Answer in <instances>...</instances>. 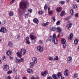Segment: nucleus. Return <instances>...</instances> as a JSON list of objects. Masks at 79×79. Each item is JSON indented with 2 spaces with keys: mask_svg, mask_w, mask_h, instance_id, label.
<instances>
[{
  "mask_svg": "<svg viewBox=\"0 0 79 79\" xmlns=\"http://www.w3.org/2000/svg\"><path fill=\"white\" fill-rule=\"evenodd\" d=\"M46 41L47 42L50 41L51 42H54V44L55 45H56L58 42V40L56 38V35L55 34H53L52 37L51 36L49 37L48 39L46 40Z\"/></svg>",
  "mask_w": 79,
  "mask_h": 79,
  "instance_id": "f257e3e1",
  "label": "nucleus"
},
{
  "mask_svg": "<svg viewBox=\"0 0 79 79\" xmlns=\"http://www.w3.org/2000/svg\"><path fill=\"white\" fill-rule=\"evenodd\" d=\"M27 2H22L20 3V7L22 10H25L27 8Z\"/></svg>",
  "mask_w": 79,
  "mask_h": 79,
  "instance_id": "f03ea898",
  "label": "nucleus"
},
{
  "mask_svg": "<svg viewBox=\"0 0 79 79\" xmlns=\"http://www.w3.org/2000/svg\"><path fill=\"white\" fill-rule=\"evenodd\" d=\"M57 76L58 77H57ZM62 76V73L61 72H59V73L57 74V75L56 74H53L52 75V77L54 79H58V78L60 79V77Z\"/></svg>",
  "mask_w": 79,
  "mask_h": 79,
  "instance_id": "7ed1b4c3",
  "label": "nucleus"
},
{
  "mask_svg": "<svg viewBox=\"0 0 79 79\" xmlns=\"http://www.w3.org/2000/svg\"><path fill=\"white\" fill-rule=\"evenodd\" d=\"M24 59L23 58H21V59H18L17 58H16L15 59V63H17L19 64L21 63V62H24Z\"/></svg>",
  "mask_w": 79,
  "mask_h": 79,
  "instance_id": "20e7f679",
  "label": "nucleus"
},
{
  "mask_svg": "<svg viewBox=\"0 0 79 79\" xmlns=\"http://www.w3.org/2000/svg\"><path fill=\"white\" fill-rule=\"evenodd\" d=\"M2 68L4 71H8V69H9L10 67H9V66L7 65H4L3 66Z\"/></svg>",
  "mask_w": 79,
  "mask_h": 79,
  "instance_id": "39448f33",
  "label": "nucleus"
},
{
  "mask_svg": "<svg viewBox=\"0 0 79 79\" xmlns=\"http://www.w3.org/2000/svg\"><path fill=\"white\" fill-rule=\"evenodd\" d=\"M6 29L5 27H2L0 29V32H2V33H6Z\"/></svg>",
  "mask_w": 79,
  "mask_h": 79,
  "instance_id": "423d86ee",
  "label": "nucleus"
},
{
  "mask_svg": "<svg viewBox=\"0 0 79 79\" xmlns=\"http://www.w3.org/2000/svg\"><path fill=\"white\" fill-rule=\"evenodd\" d=\"M37 49L40 52H42L44 51V48L40 46H39L37 47Z\"/></svg>",
  "mask_w": 79,
  "mask_h": 79,
  "instance_id": "0eeeda50",
  "label": "nucleus"
},
{
  "mask_svg": "<svg viewBox=\"0 0 79 79\" xmlns=\"http://www.w3.org/2000/svg\"><path fill=\"white\" fill-rule=\"evenodd\" d=\"M47 74H48V71L47 70H45L44 72H42L41 73V75L44 77H46V76H47Z\"/></svg>",
  "mask_w": 79,
  "mask_h": 79,
  "instance_id": "6e6552de",
  "label": "nucleus"
},
{
  "mask_svg": "<svg viewBox=\"0 0 79 79\" xmlns=\"http://www.w3.org/2000/svg\"><path fill=\"white\" fill-rule=\"evenodd\" d=\"M20 53L21 55H25L26 53V50L24 48L21 49Z\"/></svg>",
  "mask_w": 79,
  "mask_h": 79,
  "instance_id": "1a4fd4ad",
  "label": "nucleus"
},
{
  "mask_svg": "<svg viewBox=\"0 0 79 79\" xmlns=\"http://www.w3.org/2000/svg\"><path fill=\"white\" fill-rule=\"evenodd\" d=\"M72 26H73V23H70L69 24H68L66 26L67 29H69V30H70V29H71V27Z\"/></svg>",
  "mask_w": 79,
  "mask_h": 79,
  "instance_id": "9d476101",
  "label": "nucleus"
},
{
  "mask_svg": "<svg viewBox=\"0 0 79 79\" xmlns=\"http://www.w3.org/2000/svg\"><path fill=\"white\" fill-rule=\"evenodd\" d=\"M73 38V34L71 33L70 34L69 36L68 37V40H71Z\"/></svg>",
  "mask_w": 79,
  "mask_h": 79,
  "instance_id": "9b49d317",
  "label": "nucleus"
},
{
  "mask_svg": "<svg viewBox=\"0 0 79 79\" xmlns=\"http://www.w3.org/2000/svg\"><path fill=\"white\" fill-rule=\"evenodd\" d=\"M34 23L38 24H39V19L37 18H34L33 20Z\"/></svg>",
  "mask_w": 79,
  "mask_h": 79,
  "instance_id": "f8f14e48",
  "label": "nucleus"
},
{
  "mask_svg": "<svg viewBox=\"0 0 79 79\" xmlns=\"http://www.w3.org/2000/svg\"><path fill=\"white\" fill-rule=\"evenodd\" d=\"M30 38L31 40H35L36 39V37L34 35H30Z\"/></svg>",
  "mask_w": 79,
  "mask_h": 79,
  "instance_id": "ddd939ff",
  "label": "nucleus"
},
{
  "mask_svg": "<svg viewBox=\"0 0 79 79\" xmlns=\"http://www.w3.org/2000/svg\"><path fill=\"white\" fill-rule=\"evenodd\" d=\"M68 69H66L64 72V74L66 77L68 76Z\"/></svg>",
  "mask_w": 79,
  "mask_h": 79,
  "instance_id": "4468645a",
  "label": "nucleus"
},
{
  "mask_svg": "<svg viewBox=\"0 0 79 79\" xmlns=\"http://www.w3.org/2000/svg\"><path fill=\"white\" fill-rule=\"evenodd\" d=\"M32 61L35 63H37V58L35 57H34L32 58Z\"/></svg>",
  "mask_w": 79,
  "mask_h": 79,
  "instance_id": "2eb2a0df",
  "label": "nucleus"
},
{
  "mask_svg": "<svg viewBox=\"0 0 79 79\" xmlns=\"http://www.w3.org/2000/svg\"><path fill=\"white\" fill-rule=\"evenodd\" d=\"M6 54L8 55V56H10V55L12 54V53L11 52V50H8L7 51Z\"/></svg>",
  "mask_w": 79,
  "mask_h": 79,
  "instance_id": "dca6fc26",
  "label": "nucleus"
},
{
  "mask_svg": "<svg viewBox=\"0 0 79 79\" xmlns=\"http://www.w3.org/2000/svg\"><path fill=\"white\" fill-rule=\"evenodd\" d=\"M66 40L64 38H62L61 43L62 44H66Z\"/></svg>",
  "mask_w": 79,
  "mask_h": 79,
  "instance_id": "f3484780",
  "label": "nucleus"
},
{
  "mask_svg": "<svg viewBox=\"0 0 79 79\" xmlns=\"http://www.w3.org/2000/svg\"><path fill=\"white\" fill-rule=\"evenodd\" d=\"M71 60H72V57L71 56L68 57L67 58V61L68 63H70Z\"/></svg>",
  "mask_w": 79,
  "mask_h": 79,
  "instance_id": "a211bd4d",
  "label": "nucleus"
},
{
  "mask_svg": "<svg viewBox=\"0 0 79 79\" xmlns=\"http://www.w3.org/2000/svg\"><path fill=\"white\" fill-rule=\"evenodd\" d=\"M56 10L57 12H58V13H59L61 11V10H62V9H61V7H59L56 9Z\"/></svg>",
  "mask_w": 79,
  "mask_h": 79,
  "instance_id": "6ab92c4d",
  "label": "nucleus"
},
{
  "mask_svg": "<svg viewBox=\"0 0 79 79\" xmlns=\"http://www.w3.org/2000/svg\"><path fill=\"white\" fill-rule=\"evenodd\" d=\"M16 54L18 57H19V58H21V57H22V55L18 51L16 52Z\"/></svg>",
  "mask_w": 79,
  "mask_h": 79,
  "instance_id": "aec40b11",
  "label": "nucleus"
},
{
  "mask_svg": "<svg viewBox=\"0 0 79 79\" xmlns=\"http://www.w3.org/2000/svg\"><path fill=\"white\" fill-rule=\"evenodd\" d=\"M27 72L30 74H32L33 73V71L32 69H29L27 70Z\"/></svg>",
  "mask_w": 79,
  "mask_h": 79,
  "instance_id": "412c9836",
  "label": "nucleus"
},
{
  "mask_svg": "<svg viewBox=\"0 0 79 79\" xmlns=\"http://www.w3.org/2000/svg\"><path fill=\"white\" fill-rule=\"evenodd\" d=\"M34 66V62H31L29 65V66L30 68H33Z\"/></svg>",
  "mask_w": 79,
  "mask_h": 79,
  "instance_id": "4be33fe9",
  "label": "nucleus"
},
{
  "mask_svg": "<svg viewBox=\"0 0 79 79\" xmlns=\"http://www.w3.org/2000/svg\"><path fill=\"white\" fill-rule=\"evenodd\" d=\"M56 31L57 32H61V29L60 27H57L56 28Z\"/></svg>",
  "mask_w": 79,
  "mask_h": 79,
  "instance_id": "5701e85b",
  "label": "nucleus"
},
{
  "mask_svg": "<svg viewBox=\"0 0 79 79\" xmlns=\"http://www.w3.org/2000/svg\"><path fill=\"white\" fill-rule=\"evenodd\" d=\"M65 15V12L64 11H62L60 14V16H64Z\"/></svg>",
  "mask_w": 79,
  "mask_h": 79,
  "instance_id": "b1692460",
  "label": "nucleus"
},
{
  "mask_svg": "<svg viewBox=\"0 0 79 79\" xmlns=\"http://www.w3.org/2000/svg\"><path fill=\"white\" fill-rule=\"evenodd\" d=\"M79 42V39H75L74 40V43L75 44H77Z\"/></svg>",
  "mask_w": 79,
  "mask_h": 79,
  "instance_id": "393cba45",
  "label": "nucleus"
},
{
  "mask_svg": "<svg viewBox=\"0 0 79 79\" xmlns=\"http://www.w3.org/2000/svg\"><path fill=\"white\" fill-rule=\"evenodd\" d=\"M58 59H59V58H58V57L57 56H54V61H55L56 60H58Z\"/></svg>",
  "mask_w": 79,
  "mask_h": 79,
  "instance_id": "a878e982",
  "label": "nucleus"
},
{
  "mask_svg": "<svg viewBox=\"0 0 79 79\" xmlns=\"http://www.w3.org/2000/svg\"><path fill=\"white\" fill-rule=\"evenodd\" d=\"M9 15L10 16H13L14 15V14H13V12L12 11H10L9 13Z\"/></svg>",
  "mask_w": 79,
  "mask_h": 79,
  "instance_id": "bb28decb",
  "label": "nucleus"
},
{
  "mask_svg": "<svg viewBox=\"0 0 79 79\" xmlns=\"http://www.w3.org/2000/svg\"><path fill=\"white\" fill-rule=\"evenodd\" d=\"M48 8V6H47V5L46 4H45V5L44 6V10L46 11V10H47V8Z\"/></svg>",
  "mask_w": 79,
  "mask_h": 79,
  "instance_id": "cd10ccee",
  "label": "nucleus"
},
{
  "mask_svg": "<svg viewBox=\"0 0 79 79\" xmlns=\"http://www.w3.org/2000/svg\"><path fill=\"white\" fill-rule=\"evenodd\" d=\"M70 13H71V15H74V11L72 9L70 10Z\"/></svg>",
  "mask_w": 79,
  "mask_h": 79,
  "instance_id": "c85d7f7f",
  "label": "nucleus"
},
{
  "mask_svg": "<svg viewBox=\"0 0 79 79\" xmlns=\"http://www.w3.org/2000/svg\"><path fill=\"white\" fill-rule=\"evenodd\" d=\"M9 47H12L13 46V44L12 43L9 42L8 44Z\"/></svg>",
  "mask_w": 79,
  "mask_h": 79,
  "instance_id": "c756f323",
  "label": "nucleus"
},
{
  "mask_svg": "<svg viewBox=\"0 0 79 79\" xmlns=\"http://www.w3.org/2000/svg\"><path fill=\"white\" fill-rule=\"evenodd\" d=\"M6 20H4L3 21H2V23H1V25H4V24H5V23H6Z\"/></svg>",
  "mask_w": 79,
  "mask_h": 79,
  "instance_id": "7c9ffc66",
  "label": "nucleus"
},
{
  "mask_svg": "<svg viewBox=\"0 0 79 79\" xmlns=\"http://www.w3.org/2000/svg\"><path fill=\"white\" fill-rule=\"evenodd\" d=\"M73 8L76 9V8H77V5H73Z\"/></svg>",
  "mask_w": 79,
  "mask_h": 79,
  "instance_id": "2f4dec72",
  "label": "nucleus"
},
{
  "mask_svg": "<svg viewBox=\"0 0 79 79\" xmlns=\"http://www.w3.org/2000/svg\"><path fill=\"white\" fill-rule=\"evenodd\" d=\"M52 31H55V30H56V28L55 27H52Z\"/></svg>",
  "mask_w": 79,
  "mask_h": 79,
  "instance_id": "473e14b6",
  "label": "nucleus"
},
{
  "mask_svg": "<svg viewBox=\"0 0 79 79\" xmlns=\"http://www.w3.org/2000/svg\"><path fill=\"white\" fill-rule=\"evenodd\" d=\"M49 60H50V61H52L53 59V57L52 56H49L48 58Z\"/></svg>",
  "mask_w": 79,
  "mask_h": 79,
  "instance_id": "72a5a7b5",
  "label": "nucleus"
},
{
  "mask_svg": "<svg viewBox=\"0 0 79 79\" xmlns=\"http://www.w3.org/2000/svg\"><path fill=\"white\" fill-rule=\"evenodd\" d=\"M60 3L61 5H63L64 4L65 2L64 1H61L60 2Z\"/></svg>",
  "mask_w": 79,
  "mask_h": 79,
  "instance_id": "f704fd0d",
  "label": "nucleus"
},
{
  "mask_svg": "<svg viewBox=\"0 0 79 79\" xmlns=\"http://www.w3.org/2000/svg\"><path fill=\"white\" fill-rule=\"evenodd\" d=\"M11 73H12V71L11 70H9L7 72V74H10Z\"/></svg>",
  "mask_w": 79,
  "mask_h": 79,
  "instance_id": "c9c22d12",
  "label": "nucleus"
},
{
  "mask_svg": "<svg viewBox=\"0 0 79 79\" xmlns=\"http://www.w3.org/2000/svg\"><path fill=\"white\" fill-rule=\"evenodd\" d=\"M48 13L49 15H52L53 13V11L52 10H50L48 12Z\"/></svg>",
  "mask_w": 79,
  "mask_h": 79,
  "instance_id": "e433bc0d",
  "label": "nucleus"
},
{
  "mask_svg": "<svg viewBox=\"0 0 79 79\" xmlns=\"http://www.w3.org/2000/svg\"><path fill=\"white\" fill-rule=\"evenodd\" d=\"M43 13H44V12L41 11H40L38 12V14L40 15H42Z\"/></svg>",
  "mask_w": 79,
  "mask_h": 79,
  "instance_id": "4c0bfd02",
  "label": "nucleus"
},
{
  "mask_svg": "<svg viewBox=\"0 0 79 79\" xmlns=\"http://www.w3.org/2000/svg\"><path fill=\"white\" fill-rule=\"evenodd\" d=\"M63 44V48H66V43Z\"/></svg>",
  "mask_w": 79,
  "mask_h": 79,
  "instance_id": "58836bf2",
  "label": "nucleus"
},
{
  "mask_svg": "<svg viewBox=\"0 0 79 79\" xmlns=\"http://www.w3.org/2000/svg\"><path fill=\"white\" fill-rule=\"evenodd\" d=\"M25 40L26 41H28L29 40V38L28 36L26 37Z\"/></svg>",
  "mask_w": 79,
  "mask_h": 79,
  "instance_id": "ea45409f",
  "label": "nucleus"
},
{
  "mask_svg": "<svg viewBox=\"0 0 79 79\" xmlns=\"http://www.w3.org/2000/svg\"><path fill=\"white\" fill-rule=\"evenodd\" d=\"M15 79H19V77L18 75L16 76L15 77Z\"/></svg>",
  "mask_w": 79,
  "mask_h": 79,
  "instance_id": "a19ab883",
  "label": "nucleus"
},
{
  "mask_svg": "<svg viewBox=\"0 0 79 79\" xmlns=\"http://www.w3.org/2000/svg\"><path fill=\"white\" fill-rule=\"evenodd\" d=\"M69 17H66L65 19V20H67V21H69Z\"/></svg>",
  "mask_w": 79,
  "mask_h": 79,
  "instance_id": "79ce46f5",
  "label": "nucleus"
},
{
  "mask_svg": "<svg viewBox=\"0 0 79 79\" xmlns=\"http://www.w3.org/2000/svg\"><path fill=\"white\" fill-rule=\"evenodd\" d=\"M60 21H58L56 22V25H59V24H60Z\"/></svg>",
  "mask_w": 79,
  "mask_h": 79,
  "instance_id": "37998d69",
  "label": "nucleus"
},
{
  "mask_svg": "<svg viewBox=\"0 0 79 79\" xmlns=\"http://www.w3.org/2000/svg\"><path fill=\"white\" fill-rule=\"evenodd\" d=\"M39 42H40V43L41 45H42V44H43V41H42L41 40H40L39 41Z\"/></svg>",
  "mask_w": 79,
  "mask_h": 79,
  "instance_id": "c03bdc74",
  "label": "nucleus"
},
{
  "mask_svg": "<svg viewBox=\"0 0 79 79\" xmlns=\"http://www.w3.org/2000/svg\"><path fill=\"white\" fill-rule=\"evenodd\" d=\"M3 59L4 61H5V60H6V57L5 56H3Z\"/></svg>",
  "mask_w": 79,
  "mask_h": 79,
  "instance_id": "a18cd8bd",
  "label": "nucleus"
},
{
  "mask_svg": "<svg viewBox=\"0 0 79 79\" xmlns=\"http://www.w3.org/2000/svg\"><path fill=\"white\" fill-rule=\"evenodd\" d=\"M28 12H30V13H31L32 11V10L31 9H29L28 10Z\"/></svg>",
  "mask_w": 79,
  "mask_h": 79,
  "instance_id": "49530a36",
  "label": "nucleus"
},
{
  "mask_svg": "<svg viewBox=\"0 0 79 79\" xmlns=\"http://www.w3.org/2000/svg\"><path fill=\"white\" fill-rule=\"evenodd\" d=\"M77 77V74L75 73L74 74V78H76Z\"/></svg>",
  "mask_w": 79,
  "mask_h": 79,
  "instance_id": "de8ad7c7",
  "label": "nucleus"
},
{
  "mask_svg": "<svg viewBox=\"0 0 79 79\" xmlns=\"http://www.w3.org/2000/svg\"><path fill=\"white\" fill-rule=\"evenodd\" d=\"M52 19H53V21L54 22H55V21H56V19H55V17H52Z\"/></svg>",
  "mask_w": 79,
  "mask_h": 79,
  "instance_id": "09e8293b",
  "label": "nucleus"
},
{
  "mask_svg": "<svg viewBox=\"0 0 79 79\" xmlns=\"http://www.w3.org/2000/svg\"><path fill=\"white\" fill-rule=\"evenodd\" d=\"M6 79H11V77L8 76L7 78H6Z\"/></svg>",
  "mask_w": 79,
  "mask_h": 79,
  "instance_id": "8fccbe9b",
  "label": "nucleus"
},
{
  "mask_svg": "<svg viewBox=\"0 0 79 79\" xmlns=\"http://www.w3.org/2000/svg\"><path fill=\"white\" fill-rule=\"evenodd\" d=\"M26 43L27 44H28V45L29 44H30V42H29V40L28 41H26Z\"/></svg>",
  "mask_w": 79,
  "mask_h": 79,
  "instance_id": "3c124183",
  "label": "nucleus"
},
{
  "mask_svg": "<svg viewBox=\"0 0 79 79\" xmlns=\"http://www.w3.org/2000/svg\"><path fill=\"white\" fill-rule=\"evenodd\" d=\"M13 71H14L15 72H16V71H17V69H16V68H14L13 69Z\"/></svg>",
  "mask_w": 79,
  "mask_h": 79,
  "instance_id": "603ef678",
  "label": "nucleus"
},
{
  "mask_svg": "<svg viewBox=\"0 0 79 79\" xmlns=\"http://www.w3.org/2000/svg\"><path fill=\"white\" fill-rule=\"evenodd\" d=\"M15 2V0H12V1H10V4H12V3H13V2Z\"/></svg>",
  "mask_w": 79,
  "mask_h": 79,
  "instance_id": "864d4df0",
  "label": "nucleus"
},
{
  "mask_svg": "<svg viewBox=\"0 0 79 79\" xmlns=\"http://www.w3.org/2000/svg\"><path fill=\"white\" fill-rule=\"evenodd\" d=\"M42 25L44 27L46 26V24H45V23H43Z\"/></svg>",
  "mask_w": 79,
  "mask_h": 79,
  "instance_id": "5fc2aeb1",
  "label": "nucleus"
},
{
  "mask_svg": "<svg viewBox=\"0 0 79 79\" xmlns=\"http://www.w3.org/2000/svg\"><path fill=\"white\" fill-rule=\"evenodd\" d=\"M75 17H78L79 16V14L77 13H76L75 15Z\"/></svg>",
  "mask_w": 79,
  "mask_h": 79,
  "instance_id": "6e6d98bb",
  "label": "nucleus"
},
{
  "mask_svg": "<svg viewBox=\"0 0 79 79\" xmlns=\"http://www.w3.org/2000/svg\"><path fill=\"white\" fill-rule=\"evenodd\" d=\"M28 15H27V14H26L25 15V18H28Z\"/></svg>",
  "mask_w": 79,
  "mask_h": 79,
  "instance_id": "4d7b16f0",
  "label": "nucleus"
},
{
  "mask_svg": "<svg viewBox=\"0 0 79 79\" xmlns=\"http://www.w3.org/2000/svg\"><path fill=\"white\" fill-rule=\"evenodd\" d=\"M21 37V36L19 35H18L17 36V38L18 39H20Z\"/></svg>",
  "mask_w": 79,
  "mask_h": 79,
  "instance_id": "13d9d810",
  "label": "nucleus"
},
{
  "mask_svg": "<svg viewBox=\"0 0 79 79\" xmlns=\"http://www.w3.org/2000/svg\"><path fill=\"white\" fill-rule=\"evenodd\" d=\"M45 24H46V26H47L49 24V22H47L46 23H45Z\"/></svg>",
  "mask_w": 79,
  "mask_h": 79,
  "instance_id": "bf43d9fd",
  "label": "nucleus"
},
{
  "mask_svg": "<svg viewBox=\"0 0 79 79\" xmlns=\"http://www.w3.org/2000/svg\"><path fill=\"white\" fill-rule=\"evenodd\" d=\"M22 79H27V78L26 77H23Z\"/></svg>",
  "mask_w": 79,
  "mask_h": 79,
  "instance_id": "052dcab7",
  "label": "nucleus"
},
{
  "mask_svg": "<svg viewBox=\"0 0 79 79\" xmlns=\"http://www.w3.org/2000/svg\"><path fill=\"white\" fill-rule=\"evenodd\" d=\"M60 78H61V79H64V77H62V76L61 77H60Z\"/></svg>",
  "mask_w": 79,
  "mask_h": 79,
  "instance_id": "680f3d73",
  "label": "nucleus"
},
{
  "mask_svg": "<svg viewBox=\"0 0 79 79\" xmlns=\"http://www.w3.org/2000/svg\"><path fill=\"white\" fill-rule=\"evenodd\" d=\"M32 43L33 44H35V40L33 41Z\"/></svg>",
  "mask_w": 79,
  "mask_h": 79,
  "instance_id": "e2e57ef3",
  "label": "nucleus"
},
{
  "mask_svg": "<svg viewBox=\"0 0 79 79\" xmlns=\"http://www.w3.org/2000/svg\"><path fill=\"white\" fill-rule=\"evenodd\" d=\"M10 60H12V59H13V57L10 56Z\"/></svg>",
  "mask_w": 79,
  "mask_h": 79,
  "instance_id": "0e129e2a",
  "label": "nucleus"
},
{
  "mask_svg": "<svg viewBox=\"0 0 79 79\" xmlns=\"http://www.w3.org/2000/svg\"><path fill=\"white\" fill-rule=\"evenodd\" d=\"M66 2L67 3H69V0H66Z\"/></svg>",
  "mask_w": 79,
  "mask_h": 79,
  "instance_id": "69168bd1",
  "label": "nucleus"
},
{
  "mask_svg": "<svg viewBox=\"0 0 79 79\" xmlns=\"http://www.w3.org/2000/svg\"><path fill=\"white\" fill-rule=\"evenodd\" d=\"M60 33H59L58 34V35L57 37H59V36H60Z\"/></svg>",
  "mask_w": 79,
  "mask_h": 79,
  "instance_id": "338daca9",
  "label": "nucleus"
},
{
  "mask_svg": "<svg viewBox=\"0 0 79 79\" xmlns=\"http://www.w3.org/2000/svg\"><path fill=\"white\" fill-rule=\"evenodd\" d=\"M76 1L77 3H79V0H76Z\"/></svg>",
  "mask_w": 79,
  "mask_h": 79,
  "instance_id": "774afa93",
  "label": "nucleus"
}]
</instances>
